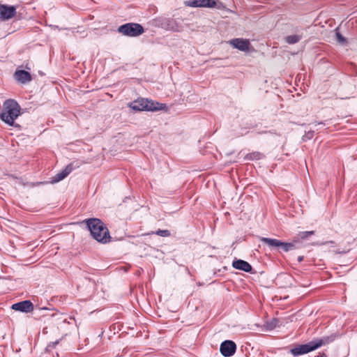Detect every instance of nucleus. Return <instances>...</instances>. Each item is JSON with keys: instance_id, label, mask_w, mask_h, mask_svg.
Returning <instances> with one entry per match:
<instances>
[{"instance_id": "a878e982", "label": "nucleus", "mask_w": 357, "mask_h": 357, "mask_svg": "<svg viewBox=\"0 0 357 357\" xmlns=\"http://www.w3.org/2000/svg\"><path fill=\"white\" fill-rule=\"evenodd\" d=\"M297 259H298V261L299 263H301V261H303V259H304V257H303V256H298Z\"/></svg>"}, {"instance_id": "ddd939ff", "label": "nucleus", "mask_w": 357, "mask_h": 357, "mask_svg": "<svg viewBox=\"0 0 357 357\" xmlns=\"http://www.w3.org/2000/svg\"><path fill=\"white\" fill-rule=\"evenodd\" d=\"M229 43L234 47L241 51L245 52L248 50L250 45V41L243 38H234L229 41Z\"/></svg>"}, {"instance_id": "f3484780", "label": "nucleus", "mask_w": 357, "mask_h": 357, "mask_svg": "<svg viewBox=\"0 0 357 357\" xmlns=\"http://www.w3.org/2000/svg\"><path fill=\"white\" fill-rule=\"evenodd\" d=\"M146 102L147 103V106H146L145 107V111H159L165 106V105L161 104L158 102H155L151 100H149L148 99H146Z\"/></svg>"}, {"instance_id": "39448f33", "label": "nucleus", "mask_w": 357, "mask_h": 357, "mask_svg": "<svg viewBox=\"0 0 357 357\" xmlns=\"http://www.w3.org/2000/svg\"><path fill=\"white\" fill-rule=\"evenodd\" d=\"M316 350L313 344L312 340L303 344H296L293 348L290 349L289 353L294 357H297L303 354H308Z\"/></svg>"}, {"instance_id": "f03ea898", "label": "nucleus", "mask_w": 357, "mask_h": 357, "mask_svg": "<svg viewBox=\"0 0 357 357\" xmlns=\"http://www.w3.org/2000/svg\"><path fill=\"white\" fill-rule=\"evenodd\" d=\"M20 106L16 100L8 99L3 102L0 118L9 126H13L15 120L20 115Z\"/></svg>"}, {"instance_id": "5701e85b", "label": "nucleus", "mask_w": 357, "mask_h": 357, "mask_svg": "<svg viewBox=\"0 0 357 357\" xmlns=\"http://www.w3.org/2000/svg\"><path fill=\"white\" fill-rule=\"evenodd\" d=\"M60 340H61V339L60 340H56L54 342H50L47 344V346L46 347V349H45L46 351L47 352H50L54 348H55V347L57 344H59V343L60 342Z\"/></svg>"}, {"instance_id": "2eb2a0df", "label": "nucleus", "mask_w": 357, "mask_h": 357, "mask_svg": "<svg viewBox=\"0 0 357 357\" xmlns=\"http://www.w3.org/2000/svg\"><path fill=\"white\" fill-rule=\"evenodd\" d=\"M73 169L74 167L73 163L68 165L64 169H63L61 172H59L54 176L52 177V183H54L62 181L72 172Z\"/></svg>"}, {"instance_id": "c85d7f7f", "label": "nucleus", "mask_w": 357, "mask_h": 357, "mask_svg": "<svg viewBox=\"0 0 357 357\" xmlns=\"http://www.w3.org/2000/svg\"><path fill=\"white\" fill-rule=\"evenodd\" d=\"M317 124H324L323 122H319Z\"/></svg>"}, {"instance_id": "f8f14e48", "label": "nucleus", "mask_w": 357, "mask_h": 357, "mask_svg": "<svg viewBox=\"0 0 357 357\" xmlns=\"http://www.w3.org/2000/svg\"><path fill=\"white\" fill-rule=\"evenodd\" d=\"M232 266L237 270L243 271L246 273H253L252 266L246 261L243 259H235L232 262Z\"/></svg>"}, {"instance_id": "cd10ccee", "label": "nucleus", "mask_w": 357, "mask_h": 357, "mask_svg": "<svg viewBox=\"0 0 357 357\" xmlns=\"http://www.w3.org/2000/svg\"><path fill=\"white\" fill-rule=\"evenodd\" d=\"M326 243H334V241H328V242H326L324 244H326Z\"/></svg>"}, {"instance_id": "423d86ee", "label": "nucleus", "mask_w": 357, "mask_h": 357, "mask_svg": "<svg viewBox=\"0 0 357 357\" xmlns=\"http://www.w3.org/2000/svg\"><path fill=\"white\" fill-rule=\"evenodd\" d=\"M187 5L190 7H206V8H215L218 7L220 8L222 7V4L215 0H188Z\"/></svg>"}, {"instance_id": "a211bd4d", "label": "nucleus", "mask_w": 357, "mask_h": 357, "mask_svg": "<svg viewBox=\"0 0 357 357\" xmlns=\"http://www.w3.org/2000/svg\"><path fill=\"white\" fill-rule=\"evenodd\" d=\"M264 157V154L259 151H254L252 153H248L245 156V159L247 160H257L263 158Z\"/></svg>"}, {"instance_id": "bb28decb", "label": "nucleus", "mask_w": 357, "mask_h": 357, "mask_svg": "<svg viewBox=\"0 0 357 357\" xmlns=\"http://www.w3.org/2000/svg\"><path fill=\"white\" fill-rule=\"evenodd\" d=\"M320 357H327V355H326L325 353H322V354L320 355Z\"/></svg>"}, {"instance_id": "393cba45", "label": "nucleus", "mask_w": 357, "mask_h": 357, "mask_svg": "<svg viewBox=\"0 0 357 357\" xmlns=\"http://www.w3.org/2000/svg\"><path fill=\"white\" fill-rule=\"evenodd\" d=\"M313 136H314V131L313 130L308 131L307 132L305 133V135H303V140L306 141V140L310 139L313 137Z\"/></svg>"}, {"instance_id": "6e6552de", "label": "nucleus", "mask_w": 357, "mask_h": 357, "mask_svg": "<svg viewBox=\"0 0 357 357\" xmlns=\"http://www.w3.org/2000/svg\"><path fill=\"white\" fill-rule=\"evenodd\" d=\"M11 309L23 313H29L33 311L34 305L30 300H24L13 304Z\"/></svg>"}, {"instance_id": "9d476101", "label": "nucleus", "mask_w": 357, "mask_h": 357, "mask_svg": "<svg viewBox=\"0 0 357 357\" xmlns=\"http://www.w3.org/2000/svg\"><path fill=\"white\" fill-rule=\"evenodd\" d=\"M16 14V8L13 6L0 4V19L5 21L13 17Z\"/></svg>"}, {"instance_id": "0eeeda50", "label": "nucleus", "mask_w": 357, "mask_h": 357, "mask_svg": "<svg viewBox=\"0 0 357 357\" xmlns=\"http://www.w3.org/2000/svg\"><path fill=\"white\" fill-rule=\"evenodd\" d=\"M236 351V344L232 340L223 341L220 347V351L225 357L232 356Z\"/></svg>"}, {"instance_id": "9b49d317", "label": "nucleus", "mask_w": 357, "mask_h": 357, "mask_svg": "<svg viewBox=\"0 0 357 357\" xmlns=\"http://www.w3.org/2000/svg\"><path fill=\"white\" fill-rule=\"evenodd\" d=\"M337 337V334L333 333L331 334L330 335L323 336L321 338L314 339L312 340V342L315 349H317L322 346H325L333 342V341H335Z\"/></svg>"}, {"instance_id": "aec40b11", "label": "nucleus", "mask_w": 357, "mask_h": 357, "mask_svg": "<svg viewBox=\"0 0 357 357\" xmlns=\"http://www.w3.org/2000/svg\"><path fill=\"white\" fill-rule=\"evenodd\" d=\"M314 231H306L299 232V234L297 236L298 240H296L297 241L296 243L298 242L299 240H305L309 236L314 235Z\"/></svg>"}, {"instance_id": "4468645a", "label": "nucleus", "mask_w": 357, "mask_h": 357, "mask_svg": "<svg viewBox=\"0 0 357 357\" xmlns=\"http://www.w3.org/2000/svg\"><path fill=\"white\" fill-rule=\"evenodd\" d=\"M15 78L22 84H26L32 80L31 75L24 70H17L14 74Z\"/></svg>"}, {"instance_id": "dca6fc26", "label": "nucleus", "mask_w": 357, "mask_h": 357, "mask_svg": "<svg viewBox=\"0 0 357 357\" xmlns=\"http://www.w3.org/2000/svg\"><path fill=\"white\" fill-rule=\"evenodd\" d=\"M146 106V98H138L129 104V107L136 112L145 111Z\"/></svg>"}, {"instance_id": "f257e3e1", "label": "nucleus", "mask_w": 357, "mask_h": 357, "mask_svg": "<svg viewBox=\"0 0 357 357\" xmlns=\"http://www.w3.org/2000/svg\"><path fill=\"white\" fill-rule=\"evenodd\" d=\"M91 232L92 237L102 244L111 241V236L105 224L98 218H89L83 221Z\"/></svg>"}, {"instance_id": "6ab92c4d", "label": "nucleus", "mask_w": 357, "mask_h": 357, "mask_svg": "<svg viewBox=\"0 0 357 357\" xmlns=\"http://www.w3.org/2000/svg\"><path fill=\"white\" fill-rule=\"evenodd\" d=\"M302 37L299 35H290L285 38V42L288 44H295L301 40Z\"/></svg>"}, {"instance_id": "c756f323", "label": "nucleus", "mask_w": 357, "mask_h": 357, "mask_svg": "<svg viewBox=\"0 0 357 357\" xmlns=\"http://www.w3.org/2000/svg\"><path fill=\"white\" fill-rule=\"evenodd\" d=\"M42 309H43V310H47V307H43V308H42Z\"/></svg>"}, {"instance_id": "412c9836", "label": "nucleus", "mask_w": 357, "mask_h": 357, "mask_svg": "<svg viewBox=\"0 0 357 357\" xmlns=\"http://www.w3.org/2000/svg\"><path fill=\"white\" fill-rule=\"evenodd\" d=\"M335 36L336 40L340 45H345L347 43V38L344 37L339 31H336Z\"/></svg>"}, {"instance_id": "4be33fe9", "label": "nucleus", "mask_w": 357, "mask_h": 357, "mask_svg": "<svg viewBox=\"0 0 357 357\" xmlns=\"http://www.w3.org/2000/svg\"><path fill=\"white\" fill-rule=\"evenodd\" d=\"M279 320L278 319H273L271 321L266 322V328L268 330H273L278 326Z\"/></svg>"}, {"instance_id": "1a4fd4ad", "label": "nucleus", "mask_w": 357, "mask_h": 357, "mask_svg": "<svg viewBox=\"0 0 357 357\" xmlns=\"http://www.w3.org/2000/svg\"><path fill=\"white\" fill-rule=\"evenodd\" d=\"M162 28L173 31H179L180 26L175 19L171 17H161L157 20Z\"/></svg>"}, {"instance_id": "7ed1b4c3", "label": "nucleus", "mask_w": 357, "mask_h": 357, "mask_svg": "<svg viewBox=\"0 0 357 357\" xmlns=\"http://www.w3.org/2000/svg\"><path fill=\"white\" fill-rule=\"evenodd\" d=\"M259 240L264 245H267L271 250H277L278 252H284L296 249L295 242L297 241L294 239L293 242L287 243L282 242L276 238L266 237H261Z\"/></svg>"}, {"instance_id": "20e7f679", "label": "nucleus", "mask_w": 357, "mask_h": 357, "mask_svg": "<svg viewBox=\"0 0 357 357\" xmlns=\"http://www.w3.org/2000/svg\"><path fill=\"white\" fill-rule=\"evenodd\" d=\"M118 32L129 37H137L145 31L144 27L138 23L128 22L119 26Z\"/></svg>"}, {"instance_id": "b1692460", "label": "nucleus", "mask_w": 357, "mask_h": 357, "mask_svg": "<svg viewBox=\"0 0 357 357\" xmlns=\"http://www.w3.org/2000/svg\"><path fill=\"white\" fill-rule=\"evenodd\" d=\"M155 234L162 237H167L171 234L170 231L167 229H158L155 232Z\"/></svg>"}]
</instances>
